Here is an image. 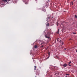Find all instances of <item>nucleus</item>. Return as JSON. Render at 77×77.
I'll list each match as a JSON object with an SVG mask.
<instances>
[{"mask_svg": "<svg viewBox=\"0 0 77 77\" xmlns=\"http://www.w3.org/2000/svg\"><path fill=\"white\" fill-rule=\"evenodd\" d=\"M72 33L73 34H76V33H75V32H73Z\"/></svg>", "mask_w": 77, "mask_h": 77, "instance_id": "13", "label": "nucleus"}, {"mask_svg": "<svg viewBox=\"0 0 77 77\" xmlns=\"http://www.w3.org/2000/svg\"><path fill=\"white\" fill-rule=\"evenodd\" d=\"M37 47H38V46H37V45H35V46H34V48H37Z\"/></svg>", "mask_w": 77, "mask_h": 77, "instance_id": "8", "label": "nucleus"}, {"mask_svg": "<svg viewBox=\"0 0 77 77\" xmlns=\"http://www.w3.org/2000/svg\"><path fill=\"white\" fill-rule=\"evenodd\" d=\"M51 34L50 33V32H48L47 33V35H45V38H48V39H50V37H48V36H50Z\"/></svg>", "mask_w": 77, "mask_h": 77, "instance_id": "1", "label": "nucleus"}, {"mask_svg": "<svg viewBox=\"0 0 77 77\" xmlns=\"http://www.w3.org/2000/svg\"><path fill=\"white\" fill-rule=\"evenodd\" d=\"M48 54L49 55V56L48 57H48H50V52H48Z\"/></svg>", "mask_w": 77, "mask_h": 77, "instance_id": "3", "label": "nucleus"}, {"mask_svg": "<svg viewBox=\"0 0 77 77\" xmlns=\"http://www.w3.org/2000/svg\"><path fill=\"white\" fill-rule=\"evenodd\" d=\"M48 20H49L50 19V17H48Z\"/></svg>", "mask_w": 77, "mask_h": 77, "instance_id": "15", "label": "nucleus"}, {"mask_svg": "<svg viewBox=\"0 0 77 77\" xmlns=\"http://www.w3.org/2000/svg\"><path fill=\"white\" fill-rule=\"evenodd\" d=\"M67 66V64L66 63H65L63 65V66H64V67H66Z\"/></svg>", "mask_w": 77, "mask_h": 77, "instance_id": "4", "label": "nucleus"}, {"mask_svg": "<svg viewBox=\"0 0 77 77\" xmlns=\"http://www.w3.org/2000/svg\"><path fill=\"white\" fill-rule=\"evenodd\" d=\"M64 12H65V11H64Z\"/></svg>", "mask_w": 77, "mask_h": 77, "instance_id": "23", "label": "nucleus"}, {"mask_svg": "<svg viewBox=\"0 0 77 77\" xmlns=\"http://www.w3.org/2000/svg\"><path fill=\"white\" fill-rule=\"evenodd\" d=\"M61 40H60V42H61Z\"/></svg>", "mask_w": 77, "mask_h": 77, "instance_id": "17", "label": "nucleus"}, {"mask_svg": "<svg viewBox=\"0 0 77 77\" xmlns=\"http://www.w3.org/2000/svg\"><path fill=\"white\" fill-rule=\"evenodd\" d=\"M8 2H9L10 1V0H8Z\"/></svg>", "mask_w": 77, "mask_h": 77, "instance_id": "16", "label": "nucleus"}, {"mask_svg": "<svg viewBox=\"0 0 77 77\" xmlns=\"http://www.w3.org/2000/svg\"><path fill=\"white\" fill-rule=\"evenodd\" d=\"M63 41L62 43V45H63Z\"/></svg>", "mask_w": 77, "mask_h": 77, "instance_id": "14", "label": "nucleus"}, {"mask_svg": "<svg viewBox=\"0 0 77 77\" xmlns=\"http://www.w3.org/2000/svg\"><path fill=\"white\" fill-rule=\"evenodd\" d=\"M66 75H69V74H66Z\"/></svg>", "mask_w": 77, "mask_h": 77, "instance_id": "18", "label": "nucleus"}, {"mask_svg": "<svg viewBox=\"0 0 77 77\" xmlns=\"http://www.w3.org/2000/svg\"><path fill=\"white\" fill-rule=\"evenodd\" d=\"M59 39V38H58L57 39V41H58V40Z\"/></svg>", "mask_w": 77, "mask_h": 77, "instance_id": "22", "label": "nucleus"}, {"mask_svg": "<svg viewBox=\"0 0 77 77\" xmlns=\"http://www.w3.org/2000/svg\"><path fill=\"white\" fill-rule=\"evenodd\" d=\"M75 18H77V16L76 15H75Z\"/></svg>", "mask_w": 77, "mask_h": 77, "instance_id": "11", "label": "nucleus"}, {"mask_svg": "<svg viewBox=\"0 0 77 77\" xmlns=\"http://www.w3.org/2000/svg\"><path fill=\"white\" fill-rule=\"evenodd\" d=\"M70 63H71V61L69 62V65L70 66H71V65H69V64H70Z\"/></svg>", "mask_w": 77, "mask_h": 77, "instance_id": "5", "label": "nucleus"}, {"mask_svg": "<svg viewBox=\"0 0 77 77\" xmlns=\"http://www.w3.org/2000/svg\"><path fill=\"white\" fill-rule=\"evenodd\" d=\"M70 5H73V2H71V3H70Z\"/></svg>", "mask_w": 77, "mask_h": 77, "instance_id": "9", "label": "nucleus"}, {"mask_svg": "<svg viewBox=\"0 0 77 77\" xmlns=\"http://www.w3.org/2000/svg\"><path fill=\"white\" fill-rule=\"evenodd\" d=\"M43 45L42 46V47H43Z\"/></svg>", "mask_w": 77, "mask_h": 77, "instance_id": "20", "label": "nucleus"}, {"mask_svg": "<svg viewBox=\"0 0 77 77\" xmlns=\"http://www.w3.org/2000/svg\"><path fill=\"white\" fill-rule=\"evenodd\" d=\"M76 52H77V50H76Z\"/></svg>", "mask_w": 77, "mask_h": 77, "instance_id": "19", "label": "nucleus"}, {"mask_svg": "<svg viewBox=\"0 0 77 77\" xmlns=\"http://www.w3.org/2000/svg\"><path fill=\"white\" fill-rule=\"evenodd\" d=\"M39 72H36V75H39Z\"/></svg>", "mask_w": 77, "mask_h": 77, "instance_id": "6", "label": "nucleus"}, {"mask_svg": "<svg viewBox=\"0 0 77 77\" xmlns=\"http://www.w3.org/2000/svg\"><path fill=\"white\" fill-rule=\"evenodd\" d=\"M2 2H4V3H6L8 2V0H2Z\"/></svg>", "mask_w": 77, "mask_h": 77, "instance_id": "2", "label": "nucleus"}, {"mask_svg": "<svg viewBox=\"0 0 77 77\" xmlns=\"http://www.w3.org/2000/svg\"><path fill=\"white\" fill-rule=\"evenodd\" d=\"M59 29H58V30L57 31V34H59Z\"/></svg>", "mask_w": 77, "mask_h": 77, "instance_id": "10", "label": "nucleus"}, {"mask_svg": "<svg viewBox=\"0 0 77 77\" xmlns=\"http://www.w3.org/2000/svg\"><path fill=\"white\" fill-rule=\"evenodd\" d=\"M66 48H64V50H66Z\"/></svg>", "mask_w": 77, "mask_h": 77, "instance_id": "21", "label": "nucleus"}, {"mask_svg": "<svg viewBox=\"0 0 77 77\" xmlns=\"http://www.w3.org/2000/svg\"><path fill=\"white\" fill-rule=\"evenodd\" d=\"M34 70H36V66H34Z\"/></svg>", "mask_w": 77, "mask_h": 77, "instance_id": "7", "label": "nucleus"}, {"mask_svg": "<svg viewBox=\"0 0 77 77\" xmlns=\"http://www.w3.org/2000/svg\"><path fill=\"white\" fill-rule=\"evenodd\" d=\"M49 23H48L47 24V26H49Z\"/></svg>", "mask_w": 77, "mask_h": 77, "instance_id": "12", "label": "nucleus"}]
</instances>
